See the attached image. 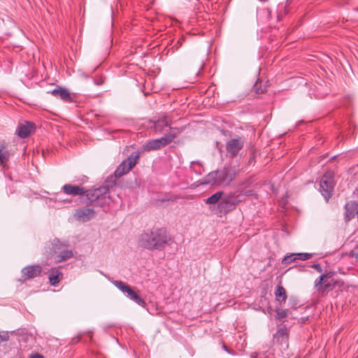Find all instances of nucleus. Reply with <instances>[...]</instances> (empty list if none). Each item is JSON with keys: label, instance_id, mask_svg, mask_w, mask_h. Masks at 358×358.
I'll return each instance as SVG.
<instances>
[{"label": "nucleus", "instance_id": "8", "mask_svg": "<svg viewBox=\"0 0 358 358\" xmlns=\"http://www.w3.org/2000/svg\"><path fill=\"white\" fill-rule=\"evenodd\" d=\"M330 273L322 274L315 281V287L317 292L322 294H324L335 288L336 281L331 278Z\"/></svg>", "mask_w": 358, "mask_h": 358}, {"label": "nucleus", "instance_id": "6", "mask_svg": "<svg viewBox=\"0 0 358 358\" xmlns=\"http://www.w3.org/2000/svg\"><path fill=\"white\" fill-rule=\"evenodd\" d=\"M172 123L173 121L171 116L162 114L157 119L150 121V128L156 134H162L168 130L169 131V132H171V130L176 128L171 126Z\"/></svg>", "mask_w": 358, "mask_h": 358}, {"label": "nucleus", "instance_id": "25", "mask_svg": "<svg viewBox=\"0 0 358 358\" xmlns=\"http://www.w3.org/2000/svg\"><path fill=\"white\" fill-rule=\"evenodd\" d=\"M296 260L295 253H292L286 255L282 260L283 264H289Z\"/></svg>", "mask_w": 358, "mask_h": 358}, {"label": "nucleus", "instance_id": "19", "mask_svg": "<svg viewBox=\"0 0 358 358\" xmlns=\"http://www.w3.org/2000/svg\"><path fill=\"white\" fill-rule=\"evenodd\" d=\"M63 278V273L59 268H52L50 270L48 276L49 282L51 285L57 286Z\"/></svg>", "mask_w": 358, "mask_h": 358}, {"label": "nucleus", "instance_id": "5", "mask_svg": "<svg viewBox=\"0 0 358 358\" xmlns=\"http://www.w3.org/2000/svg\"><path fill=\"white\" fill-rule=\"evenodd\" d=\"M182 131V128H175L159 138L150 140L143 145V150L148 152L159 150L171 143Z\"/></svg>", "mask_w": 358, "mask_h": 358}, {"label": "nucleus", "instance_id": "7", "mask_svg": "<svg viewBox=\"0 0 358 358\" xmlns=\"http://www.w3.org/2000/svg\"><path fill=\"white\" fill-rule=\"evenodd\" d=\"M113 284L119 289L122 293L127 295V296L134 301L136 304L141 307H145L146 303L145 301L138 295L134 288L131 287L125 282L121 280H114Z\"/></svg>", "mask_w": 358, "mask_h": 358}, {"label": "nucleus", "instance_id": "23", "mask_svg": "<svg viewBox=\"0 0 358 358\" xmlns=\"http://www.w3.org/2000/svg\"><path fill=\"white\" fill-rule=\"evenodd\" d=\"M222 192H217L213 194L206 199V203L209 204H215L216 203H219L220 201L222 199Z\"/></svg>", "mask_w": 358, "mask_h": 358}, {"label": "nucleus", "instance_id": "4", "mask_svg": "<svg viewBox=\"0 0 358 358\" xmlns=\"http://www.w3.org/2000/svg\"><path fill=\"white\" fill-rule=\"evenodd\" d=\"M235 172L230 168L223 169L210 172L205 178V184L211 185H228L234 180Z\"/></svg>", "mask_w": 358, "mask_h": 358}, {"label": "nucleus", "instance_id": "24", "mask_svg": "<svg viewBox=\"0 0 358 358\" xmlns=\"http://www.w3.org/2000/svg\"><path fill=\"white\" fill-rule=\"evenodd\" d=\"M275 313V319L278 320H282L287 316V310L285 309L276 308Z\"/></svg>", "mask_w": 358, "mask_h": 358}, {"label": "nucleus", "instance_id": "35", "mask_svg": "<svg viewBox=\"0 0 358 358\" xmlns=\"http://www.w3.org/2000/svg\"><path fill=\"white\" fill-rule=\"evenodd\" d=\"M87 334H88V335H89L90 338V339H92V332H88Z\"/></svg>", "mask_w": 358, "mask_h": 358}, {"label": "nucleus", "instance_id": "2", "mask_svg": "<svg viewBox=\"0 0 358 358\" xmlns=\"http://www.w3.org/2000/svg\"><path fill=\"white\" fill-rule=\"evenodd\" d=\"M139 244L149 250L161 251L176 243L165 229L153 228L140 236Z\"/></svg>", "mask_w": 358, "mask_h": 358}, {"label": "nucleus", "instance_id": "26", "mask_svg": "<svg viewBox=\"0 0 358 358\" xmlns=\"http://www.w3.org/2000/svg\"><path fill=\"white\" fill-rule=\"evenodd\" d=\"M296 260H302L305 261L313 257L312 253H307V252H301V253H295Z\"/></svg>", "mask_w": 358, "mask_h": 358}, {"label": "nucleus", "instance_id": "1", "mask_svg": "<svg viewBox=\"0 0 358 358\" xmlns=\"http://www.w3.org/2000/svg\"><path fill=\"white\" fill-rule=\"evenodd\" d=\"M62 189L64 194L73 196L85 195L87 205L103 206L110 201V191L107 186L86 190L83 187L66 184L63 185Z\"/></svg>", "mask_w": 358, "mask_h": 358}, {"label": "nucleus", "instance_id": "16", "mask_svg": "<svg viewBox=\"0 0 358 358\" xmlns=\"http://www.w3.org/2000/svg\"><path fill=\"white\" fill-rule=\"evenodd\" d=\"M95 216V211L92 208H78L74 213L76 220L85 222Z\"/></svg>", "mask_w": 358, "mask_h": 358}, {"label": "nucleus", "instance_id": "15", "mask_svg": "<svg viewBox=\"0 0 358 358\" xmlns=\"http://www.w3.org/2000/svg\"><path fill=\"white\" fill-rule=\"evenodd\" d=\"M238 201L236 198L228 196L222 198L218 203V208L221 213H228L234 210Z\"/></svg>", "mask_w": 358, "mask_h": 358}, {"label": "nucleus", "instance_id": "27", "mask_svg": "<svg viewBox=\"0 0 358 358\" xmlns=\"http://www.w3.org/2000/svg\"><path fill=\"white\" fill-rule=\"evenodd\" d=\"M11 334H14V331L10 332ZM10 339V332L6 331H0V343L6 342Z\"/></svg>", "mask_w": 358, "mask_h": 358}, {"label": "nucleus", "instance_id": "10", "mask_svg": "<svg viewBox=\"0 0 358 358\" xmlns=\"http://www.w3.org/2000/svg\"><path fill=\"white\" fill-rule=\"evenodd\" d=\"M42 273V267L38 264L28 265L21 270V278L17 280L20 283H24L27 280L34 279Z\"/></svg>", "mask_w": 358, "mask_h": 358}, {"label": "nucleus", "instance_id": "12", "mask_svg": "<svg viewBox=\"0 0 358 358\" xmlns=\"http://www.w3.org/2000/svg\"><path fill=\"white\" fill-rule=\"evenodd\" d=\"M273 341L280 350H286L289 347V330L287 327L279 328L273 336Z\"/></svg>", "mask_w": 358, "mask_h": 358}, {"label": "nucleus", "instance_id": "34", "mask_svg": "<svg viewBox=\"0 0 358 358\" xmlns=\"http://www.w3.org/2000/svg\"><path fill=\"white\" fill-rule=\"evenodd\" d=\"M222 348H223V349H224L225 351H227V352H229V350L227 349V348L226 347V345H225L224 344H223Z\"/></svg>", "mask_w": 358, "mask_h": 358}, {"label": "nucleus", "instance_id": "37", "mask_svg": "<svg viewBox=\"0 0 358 358\" xmlns=\"http://www.w3.org/2000/svg\"><path fill=\"white\" fill-rule=\"evenodd\" d=\"M357 219H358V210H357Z\"/></svg>", "mask_w": 358, "mask_h": 358}, {"label": "nucleus", "instance_id": "9", "mask_svg": "<svg viewBox=\"0 0 358 358\" xmlns=\"http://www.w3.org/2000/svg\"><path fill=\"white\" fill-rule=\"evenodd\" d=\"M334 188V173L326 172L320 181V191L327 201L332 196Z\"/></svg>", "mask_w": 358, "mask_h": 358}, {"label": "nucleus", "instance_id": "36", "mask_svg": "<svg viewBox=\"0 0 358 358\" xmlns=\"http://www.w3.org/2000/svg\"><path fill=\"white\" fill-rule=\"evenodd\" d=\"M356 249H357V250H358V245H357Z\"/></svg>", "mask_w": 358, "mask_h": 358}, {"label": "nucleus", "instance_id": "20", "mask_svg": "<svg viewBox=\"0 0 358 358\" xmlns=\"http://www.w3.org/2000/svg\"><path fill=\"white\" fill-rule=\"evenodd\" d=\"M274 295L276 301H278L280 305L285 303L287 299V294L286 289L284 288V287L281 285L280 282L276 286L274 292Z\"/></svg>", "mask_w": 358, "mask_h": 358}, {"label": "nucleus", "instance_id": "14", "mask_svg": "<svg viewBox=\"0 0 358 358\" xmlns=\"http://www.w3.org/2000/svg\"><path fill=\"white\" fill-rule=\"evenodd\" d=\"M48 93L66 103H73L75 101L74 96L72 95L68 90L62 87H57L48 92Z\"/></svg>", "mask_w": 358, "mask_h": 358}, {"label": "nucleus", "instance_id": "11", "mask_svg": "<svg viewBox=\"0 0 358 358\" xmlns=\"http://www.w3.org/2000/svg\"><path fill=\"white\" fill-rule=\"evenodd\" d=\"M137 158L138 155L135 157L131 155L126 159L123 160L115 171L114 175L115 178H120L129 173V171L136 165Z\"/></svg>", "mask_w": 358, "mask_h": 358}, {"label": "nucleus", "instance_id": "3", "mask_svg": "<svg viewBox=\"0 0 358 358\" xmlns=\"http://www.w3.org/2000/svg\"><path fill=\"white\" fill-rule=\"evenodd\" d=\"M66 245L55 239L45 247L44 255L48 259H52L55 264L61 263L71 259L73 252L66 249Z\"/></svg>", "mask_w": 358, "mask_h": 358}, {"label": "nucleus", "instance_id": "30", "mask_svg": "<svg viewBox=\"0 0 358 358\" xmlns=\"http://www.w3.org/2000/svg\"><path fill=\"white\" fill-rule=\"evenodd\" d=\"M311 267L313 268L314 269H315L317 271H318L320 273H321L322 271L321 265L320 264H313L311 266Z\"/></svg>", "mask_w": 358, "mask_h": 358}, {"label": "nucleus", "instance_id": "32", "mask_svg": "<svg viewBox=\"0 0 358 358\" xmlns=\"http://www.w3.org/2000/svg\"><path fill=\"white\" fill-rule=\"evenodd\" d=\"M255 159V152L254 150H252L251 152V154H250V159L248 160V163L250 164L252 163Z\"/></svg>", "mask_w": 358, "mask_h": 358}, {"label": "nucleus", "instance_id": "29", "mask_svg": "<svg viewBox=\"0 0 358 358\" xmlns=\"http://www.w3.org/2000/svg\"><path fill=\"white\" fill-rule=\"evenodd\" d=\"M94 83L96 85H101L104 83V79L102 77H96L94 79Z\"/></svg>", "mask_w": 358, "mask_h": 358}, {"label": "nucleus", "instance_id": "17", "mask_svg": "<svg viewBox=\"0 0 358 358\" xmlns=\"http://www.w3.org/2000/svg\"><path fill=\"white\" fill-rule=\"evenodd\" d=\"M34 124L30 122L21 123L17 126L15 133L20 138H25L34 130Z\"/></svg>", "mask_w": 358, "mask_h": 358}, {"label": "nucleus", "instance_id": "18", "mask_svg": "<svg viewBox=\"0 0 358 358\" xmlns=\"http://www.w3.org/2000/svg\"><path fill=\"white\" fill-rule=\"evenodd\" d=\"M358 204L355 201H350L346 203L345 206V219L349 221L357 216Z\"/></svg>", "mask_w": 358, "mask_h": 358}, {"label": "nucleus", "instance_id": "33", "mask_svg": "<svg viewBox=\"0 0 358 358\" xmlns=\"http://www.w3.org/2000/svg\"><path fill=\"white\" fill-rule=\"evenodd\" d=\"M30 358H43V356L38 353L33 354L30 356Z\"/></svg>", "mask_w": 358, "mask_h": 358}, {"label": "nucleus", "instance_id": "21", "mask_svg": "<svg viewBox=\"0 0 358 358\" xmlns=\"http://www.w3.org/2000/svg\"><path fill=\"white\" fill-rule=\"evenodd\" d=\"M10 153L5 141L0 142V165L5 166L9 161Z\"/></svg>", "mask_w": 358, "mask_h": 358}, {"label": "nucleus", "instance_id": "22", "mask_svg": "<svg viewBox=\"0 0 358 358\" xmlns=\"http://www.w3.org/2000/svg\"><path fill=\"white\" fill-rule=\"evenodd\" d=\"M253 91L257 94H261L266 92V86L263 83V81L260 79H257L253 85Z\"/></svg>", "mask_w": 358, "mask_h": 358}, {"label": "nucleus", "instance_id": "28", "mask_svg": "<svg viewBox=\"0 0 358 358\" xmlns=\"http://www.w3.org/2000/svg\"><path fill=\"white\" fill-rule=\"evenodd\" d=\"M252 182H253L252 178H249L245 180L244 181H243L241 182V185L244 187H248L250 186Z\"/></svg>", "mask_w": 358, "mask_h": 358}, {"label": "nucleus", "instance_id": "13", "mask_svg": "<svg viewBox=\"0 0 358 358\" xmlns=\"http://www.w3.org/2000/svg\"><path fill=\"white\" fill-rule=\"evenodd\" d=\"M244 143L245 141L242 137L233 138L227 142L226 145V150L231 157H235L243 148Z\"/></svg>", "mask_w": 358, "mask_h": 358}, {"label": "nucleus", "instance_id": "31", "mask_svg": "<svg viewBox=\"0 0 358 358\" xmlns=\"http://www.w3.org/2000/svg\"><path fill=\"white\" fill-rule=\"evenodd\" d=\"M241 195H245V196L252 195L253 194V191L252 190L241 191Z\"/></svg>", "mask_w": 358, "mask_h": 358}]
</instances>
